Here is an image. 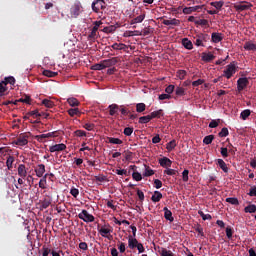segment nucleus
<instances>
[{
	"mask_svg": "<svg viewBox=\"0 0 256 256\" xmlns=\"http://www.w3.org/2000/svg\"><path fill=\"white\" fill-rule=\"evenodd\" d=\"M182 181H184V183H187V181H189V170L185 169L182 172Z\"/></svg>",
	"mask_w": 256,
	"mask_h": 256,
	"instance_id": "e2e57ef3",
	"label": "nucleus"
},
{
	"mask_svg": "<svg viewBox=\"0 0 256 256\" xmlns=\"http://www.w3.org/2000/svg\"><path fill=\"white\" fill-rule=\"evenodd\" d=\"M52 137H55V132H50V133H47V134L36 135L35 139L39 143H45V141H47V139H51Z\"/></svg>",
	"mask_w": 256,
	"mask_h": 256,
	"instance_id": "9b49d317",
	"label": "nucleus"
},
{
	"mask_svg": "<svg viewBox=\"0 0 256 256\" xmlns=\"http://www.w3.org/2000/svg\"><path fill=\"white\" fill-rule=\"evenodd\" d=\"M159 165L161 167H171V165H173V161H171V159H169L167 157H163V158L159 159Z\"/></svg>",
	"mask_w": 256,
	"mask_h": 256,
	"instance_id": "6ab92c4d",
	"label": "nucleus"
},
{
	"mask_svg": "<svg viewBox=\"0 0 256 256\" xmlns=\"http://www.w3.org/2000/svg\"><path fill=\"white\" fill-rule=\"evenodd\" d=\"M7 86L3 81L0 82V97H3L5 95V92L7 91Z\"/></svg>",
	"mask_w": 256,
	"mask_h": 256,
	"instance_id": "6e6d98bb",
	"label": "nucleus"
},
{
	"mask_svg": "<svg viewBox=\"0 0 256 256\" xmlns=\"http://www.w3.org/2000/svg\"><path fill=\"white\" fill-rule=\"evenodd\" d=\"M29 137H31V133H21L13 143L14 145L25 147L29 143Z\"/></svg>",
	"mask_w": 256,
	"mask_h": 256,
	"instance_id": "f03ea898",
	"label": "nucleus"
},
{
	"mask_svg": "<svg viewBox=\"0 0 256 256\" xmlns=\"http://www.w3.org/2000/svg\"><path fill=\"white\" fill-rule=\"evenodd\" d=\"M226 203H230V205H239V199H237V198H226Z\"/></svg>",
	"mask_w": 256,
	"mask_h": 256,
	"instance_id": "0e129e2a",
	"label": "nucleus"
},
{
	"mask_svg": "<svg viewBox=\"0 0 256 256\" xmlns=\"http://www.w3.org/2000/svg\"><path fill=\"white\" fill-rule=\"evenodd\" d=\"M98 233H100L102 237H106L107 239L111 240L113 236H109V234L113 233V227H111L109 224H105L101 227V229L98 230Z\"/></svg>",
	"mask_w": 256,
	"mask_h": 256,
	"instance_id": "39448f33",
	"label": "nucleus"
},
{
	"mask_svg": "<svg viewBox=\"0 0 256 256\" xmlns=\"http://www.w3.org/2000/svg\"><path fill=\"white\" fill-rule=\"evenodd\" d=\"M105 7L106 3L104 0H96L92 3V11H94V13H99L101 9L103 10Z\"/></svg>",
	"mask_w": 256,
	"mask_h": 256,
	"instance_id": "6e6552de",
	"label": "nucleus"
},
{
	"mask_svg": "<svg viewBox=\"0 0 256 256\" xmlns=\"http://www.w3.org/2000/svg\"><path fill=\"white\" fill-rule=\"evenodd\" d=\"M220 153L224 159H227V157H229V150L225 147L220 148Z\"/></svg>",
	"mask_w": 256,
	"mask_h": 256,
	"instance_id": "680f3d73",
	"label": "nucleus"
},
{
	"mask_svg": "<svg viewBox=\"0 0 256 256\" xmlns=\"http://www.w3.org/2000/svg\"><path fill=\"white\" fill-rule=\"evenodd\" d=\"M210 5H211L212 7H215V9H217L218 11H221V9L223 8V6L225 5V2H223V1L211 2Z\"/></svg>",
	"mask_w": 256,
	"mask_h": 256,
	"instance_id": "ea45409f",
	"label": "nucleus"
},
{
	"mask_svg": "<svg viewBox=\"0 0 256 256\" xmlns=\"http://www.w3.org/2000/svg\"><path fill=\"white\" fill-rule=\"evenodd\" d=\"M249 85V79L247 77L239 78L237 80V91L238 93H241L244 89H247V86Z\"/></svg>",
	"mask_w": 256,
	"mask_h": 256,
	"instance_id": "0eeeda50",
	"label": "nucleus"
},
{
	"mask_svg": "<svg viewBox=\"0 0 256 256\" xmlns=\"http://www.w3.org/2000/svg\"><path fill=\"white\" fill-rule=\"evenodd\" d=\"M202 7H204V6L198 5V6L185 7V8H183L182 13L184 15H191V13L199 12V9H201Z\"/></svg>",
	"mask_w": 256,
	"mask_h": 256,
	"instance_id": "f8f14e48",
	"label": "nucleus"
},
{
	"mask_svg": "<svg viewBox=\"0 0 256 256\" xmlns=\"http://www.w3.org/2000/svg\"><path fill=\"white\" fill-rule=\"evenodd\" d=\"M92 71H103V69H105V67L103 66V61H101L98 64H94L91 66Z\"/></svg>",
	"mask_w": 256,
	"mask_h": 256,
	"instance_id": "37998d69",
	"label": "nucleus"
},
{
	"mask_svg": "<svg viewBox=\"0 0 256 256\" xmlns=\"http://www.w3.org/2000/svg\"><path fill=\"white\" fill-rule=\"evenodd\" d=\"M97 28H92L90 34L88 35L89 41H95L97 39Z\"/></svg>",
	"mask_w": 256,
	"mask_h": 256,
	"instance_id": "72a5a7b5",
	"label": "nucleus"
},
{
	"mask_svg": "<svg viewBox=\"0 0 256 256\" xmlns=\"http://www.w3.org/2000/svg\"><path fill=\"white\" fill-rule=\"evenodd\" d=\"M209 40V34L198 33L194 36V45L196 47H205V43Z\"/></svg>",
	"mask_w": 256,
	"mask_h": 256,
	"instance_id": "f257e3e1",
	"label": "nucleus"
},
{
	"mask_svg": "<svg viewBox=\"0 0 256 256\" xmlns=\"http://www.w3.org/2000/svg\"><path fill=\"white\" fill-rule=\"evenodd\" d=\"M116 175H125V177H129V172H127L126 169H116L115 170Z\"/></svg>",
	"mask_w": 256,
	"mask_h": 256,
	"instance_id": "052dcab7",
	"label": "nucleus"
},
{
	"mask_svg": "<svg viewBox=\"0 0 256 256\" xmlns=\"http://www.w3.org/2000/svg\"><path fill=\"white\" fill-rule=\"evenodd\" d=\"M237 73V66H235V62H232L226 66V69L223 71L222 77H226V79H231Z\"/></svg>",
	"mask_w": 256,
	"mask_h": 256,
	"instance_id": "7ed1b4c3",
	"label": "nucleus"
},
{
	"mask_svg": "<svg viewBox=\"0 0 256 256\" xmlns=\"http://www.w3.org/2000/svg\"><path fill=\"white\" fill-rule=\"evenodd\" d=\"M82 9H83V6L81 5V2L79 0H76L70 8L71 17H74L76 19L78 15H81Z\"/></svg>",
	"mask_w": 256,
	"mask_h": 256,
	"instance_id": "20e7f679",
	"label": "nucleus"
},
{
	"mask_svg": "<svg viewBox=\"0 0 256 256\" xmlns=\"http://www.w3.org/2000/svg\"><path fill=\"white\" fill-rule=\"evenodd\" d=\"M161 199H163V194L159 191H154V194L151 197V201H153V203H159Z\"/></svg>",
	"mask_w": 256,
	"mask_h": 256,
	"instance_id": "393cba45",
	"label": "nucleus"
},
{
	"mask_svg": "<svg viewBox=\"0 0 256 256\" xmlns=\"http://www.w3.org/2000/svg\"><path fill=\"white\" fill-rule=\"evenodd\" d=\"M13 163H15V157L13 156H8L6 160V167L11 170L13 169Z\"/></svg>",
	"mask_w": 256,
	"mask_h": 256,
	"instance_id": "2f4dec72",
	"label": "nucleus"
},
{
	"mask_svg": "<svg viewBox=\"0 0 256 256\" xmlns=\"http://www.w3.org/2000/svg\"><path fill=\"white\" fill-rule=\"evenodd\" d=\"M175 95H176L177 97H183V96H185V88H183V87H177V88L175 89Z\"/></svg>",
	"mask_w": 256,
	"mask_h": 256,
	"instance_id": "49530a36",
	"label": "nucleus"
},
{
	"mask_svg": "<svg viewBox=\"0 0 256 256\" xmlns=\"http://www.w3.org/2000/svg\"><path fill=\"white\" fill-rule=\"evenodd\" d=\"M42 75H44V77H57L58 73L51 70H43Z\"/></svg>",
	"mask_w": 256,
	"mask_h": 256,
	"instance_id": "c03bdc74",
	"label": "nucleus"
},
{
	"mask_svg": "<svg viewBox=\"0 0 256 256\" xmlns=\"http://www.w3.org/2000/svg\"><path fill=\"white\" fill-rule=\"evenodd\" d=\"M138 243H139V241L136 238H133V236H129V238H128L129 249H137Z\"/></svg>",
	"mask_w": 256,
	"mask_h": 256,
	"instance_id": "4be33fe9",
	"label": "nucleus"
},
{
	"mask_svg": "<svg viewBox=\"0 0 256 256\" xmlns=\"http://www.w3.org/2000/svg\"><path fill=\"white\" fill-rule=\"evenodd\" d=\"M109 115L111 117H115V115H119L120 106L118 104H111L108 106Z\"/></svg>",
	"mask_w": 256,
	"mask_h": 256,
	"instance_id": "4468645a",
	"label": "nucleus"
},
{
	"mask_svg": "<svg viewBox=\"0 0 256 256\" xmlns=\"http://www.w3.org/2000/svg\"><path fill=\"white\" fill-rule=\"evenodd\" d=\"M117 29L116 26L110 25L103 28L104 33H114V31Z\"/></svg>",
	"mask_w": 256,
	"mask_h": 256,
	"instance_id": "5fc2aeb1",
	"label": "nucleus"
},
{
	"mask_svg": "<svg viewBox=\"0 0 256 256\" xmlns=\"http://www.w3.org/2000/svg\"><path fill=\"white\" fill-rule=\"evenodd\" d=\"M65 149H67V145L61 143V144L50 146L49 151L50 153H55L59 151H65Z\"/></svg>",
	"mask_w": 256,
	"mask_h": 256,
	"instance_id": "ddd939ff",
	"label": "nucleus"
},
{
	"mask_svg": "<svg viewBox=\"0 0 256 256\" xmlns=\"http://www.w3.org/2000/svg\"><path fill=\"white\" fill-rule=\"evenodd\" d=\"M107 140H108V143H111L112 145H122L123 144V140H121L119 138L108 137Z\"/></svg>",
	"mask_w": 256,
	"mask_h": 256,
	"instance_id": "473e14b6",
	"label": "nucleus"
},
{
	"mask_svg": "<svg viewBox=\"0 0 256 256\" xmlns=\"http://www.w3.org/2000/svg\"><path fill=\"white\" fill-rule=\"evenodd\" d=\"M145 109H147V105H145V103L136 104L137 113H143V111H145Z\"/></svg>",
	"mask_w": 256,
	"mask_h": 256,
	"instance_id": "a18cd8bd",
	"label": "nucleus"
},
{
	"mask_svg": "<svg viewBox=\"0 0 256 256\" xmlns=\"http://www.w3.org/2000/svg\"><path fill=\"white\" fill-rule=\"evenodd\" d=\"M198 215L203 219V221H211L213 217H211V214H205L203 211L199 210Z\"/></svg>",
	"mask_w": 256,
	"mask_h": 256,
	"instance_id": "79ce46f5",
	"label": "nucleus"
},
{
	"mask_svg": "<svg viewBox=\"0 0 256 256\" xmlns=\"http://www.w3.org/2000/svg\"><path fill=\"white\" fill-rule=\"evenodd\" d=\"M163 211L166 221H170V223H173V221H175V218H173V212H171V210H169V208L167 207H164Z\"/></svg>",
	"mask_w": 256,
	"mask_h": 256,
	"instance_id": "2eb2a0df",
	"label": "nucleus"
},
{
	"mask_svg": "<svg viewBox=\"0 0 256 256\" xmlns=\"http://www.w3.org/2000/svg\"><path fill=\"white\" fill-rule=\"evenodd\" d=\"M145 21V14H140L136 18L130 21V25H136V23H143Z\"/></svg>",
	"mask_w": 256,
	"mask_h": 256,
	"instance_id": "cd10ccee",
	"label": "nucleus"
},
{
	"mask_svg": "<svg viewBox=\"0 0 256 256\" xmlns=\"http://www.w3.org/2000/svg\"><path fill=\"white\" fill-rule=\"evenodd\" d=\"M152 175H155V171H153L151 167L145 165V172L143 173V177H151Z\"/></svg>",
	"mask_w": 256,
	"mask_h": 256,
	"instance_id": "c9c22d12",
	"label": "nucleus"
},
{
	"mask_svg": "<svg viewBox=\"0 0 256 256\" xmlns=\"http://www.w3.org/2000/svg\"><path fill=\"white\" fill-rule=\"evenodd\" d=\"M176 147H177V141L176 140H172V141H170L166 144V149L169 152L173 151V149H175Z\"/></svg>",
	"mask_w": 256,
	"mask_h": 256,
	"instance_id": "f704fd0d",
	"label": "nucleus"
},
{
	"mask_svg": "<svg viewBox=\"0 0 256 256\" xmlns=\"http://www.w3.org/2000/svg\"><path fill=\"white\" fill-rule=\"evenodd\" d=\"M216 165H218L223 172L229 173V167H227V163H225L223 159H217Z\"/></svg>",
	"mask_w": 256,
	"mask_h": 256,
	"instance_id": "aec40b11",
	"label": "nucleus"
},
{
	"mask_svg": "<svg viewBox=\"0 0 256 256\" xmlns=\"http://www.w3.org/2000/svg\"><path fill=\"white\" fill-rule=\"evenodd\" d=\"M47 175L49 174H45L44 176H42V178L39 181V187L40 189H47V187L45 185H47Z\"/></svg>",
	"mask_w": 256,
	"mask_h": 256,
	"instance_id": "e433bc0d",
	"label": "nucleus"
},
{
	"mask_svg": "<svg viewBox=\"0 0 256 256\" xmlns=\"http://www.w3.org/2000/svg\"><path fill=\"white\" fill-rule=\"evenodd\" d=\"M49 205H51V199L45 198L41 201V208L42 209H48Z\"/></svg>",
	"mask_w": 256,
	"mask_h": 256,
	"instance_id": "603ef678",
	"label": "nucleus"
},
{
	"mask_svg": "<svg viewBox=\"0 0 256 256\" xmlns=\"http://www.w3.org/2000/svg\"><path fill=\"white\" fill-rule=\"evenodd\" d=\"M78 217L84 221V223H93V221H95V216L89 214L87 210H82V213H79Z\"/></svg>",
	"mask_w": 256,
	"mask_h": 256,
	"instance_id": "423d86ee",
	"label": "nucleus"
},
{
	"mask_svg": "<svg viewBox=\"0 0 256 256\" xmlns=\"http://www.w3.org/2000/svg\"><path fill=\"white\" fill-rule=\"evenodd\" d=\"M213 59H215V55H213V53H202V61H204L205 63H211Z\"/></svg>",
	"mask_w": 256,
	"mask_h": 256,
	"instance_id": "412c9836",
	"label": "nucleus"
},
{
	"mask_svg": "<svg viewBox=\"0 0 256 256\" xmlns=\"http://www.w3.org/2000/svg\"><path fill=\"white\" fill-rule=\"evenodd\" d=\"M2 83L7 87V85H15V77L9 76L5 77L4 80H2Z\"/></svg>",
	"mask_w": 256,
	"mask_h": 256,
	"instance_id": "c85d7f7f",
	"label": "nucleus"
},
{
	"mask_svg": "<svg viewBox=\"0 0 256 256\" xmlns=\"http://www.w3.org/2000/svg\"><path fill=\"white\" fill-rule=\"evenodd\" d=\"M132 179H134V181H142L143 176L139 172H133Z\"/></svg>",
	"mask_w": 256,
	"mask_h": 256,
	"instance_id": "13d9d810",
	"label": "nucleus"
},
{
	"mask_svg": "<svg viewBox=\"0 0 256 256\" xmlns=\"http://www.w3.org/2000/svg\"><path fill=\"white\" fill-rule=\"evenodd\" d=\"M18 175L22 179H25L27 177V167H25V164H20L18 166Z\"/></svg>",
	"mask_w": 256,
	"mask_h": 256,
	"instance_id": "f3484780",
	"label": "nucleus"
},
{
	"mask_svg": "<svg viewBox=\"0 0 256 256\" xmlns=\"http://www.w3.org/2000/svg\"><path fill=\"white\" fill-rule=\"evenodd\" d=\"M67 113L70 115V117H81L79 108H70L67 110Z\"/></svg>",
	"mask_w": 256,
	"mask_h": 256,
	"instance_id": "b1692460",
	"label": "nucleus"
},
{
	"mask_svg": "<svg viewBox=\"0 0 256 256\" xmlns=\"http://www.w3.org/2000/svg\"><path fill=\"white\" fill-rule=\"evenodd\" d=\"M70 195H72V197H74L75 199H77V197H79V189L72 187L70 189Z\"/></svg>",
	"mask_w": 256,
	"mask_h": 256,
	"instance_id": "bf43d9fd",
	"label": "nucleus"
},
{
	"mask_svg": "<svg viewBox=\"0 0 256 256\" xmlns=\"http://www.w3.org/2000/svg\"><path fill=\"white\" fill-rule=\"evenodd\" d=\"M186 75H187V71L185 70L177 71V77L180 78L181 80L185 79Z\"/></svg>",
	"mask_w": 256,
	"mask_h": 256,
	"instance_id": "338daca9",
	"label": "nucleus"
},
{
	"mask_svg": "<svg viewBox=\"0 0 256 256\" xmlns=\"http://www.w3.org/2000/svg\"><path fill=\"white\" fill-rule=\"evenodd\" d=\"M119 63V58L113 57L110 59L102 60V64L104 66V69H107L109 67H114V65Z\"/></svg>",
	"mask_w": 256,
	"mask_h": 256,
	"instance_id": "9d476101",
	"label": "nucleus"
},
{
	"mask_svg": "<svg viewBox=\"0 0 256 256\" xmlns=\"http://www.w3.org/2000/svg\"><path fill=\"white\" fill-rule=\"evenodd\" d=\"M212 43H221L223 41V34L219 32H213L211 35Z\"/></svg>",
	"mask_w": 256,
	"mask_h": 256,
	"instance_id": "a211bd4d",
	"label": "nucleus"
},
{
	"mask_svg": "<svg viewBox=\"0 0 256 256\" xmlns=\"http://www.w3.org/2000/svg\"><path fill=\"white\" fill-rule=\"evenodd\" d=\"M149 121H151V116H149V115H147V116H141V117L139 118L138 123H139L140 125H145V124L149 123Z\"/></svg>",
	"mask_w": 256,
	"mask_h": 256,
	"instance_id": "a19ab883",
	"label": "nucleus"
},
{
	"mask_svg": "<svg viewBox=\"0 0 256 256\" xmlns=\"http://www.w3.org/2000/svg\"><path fill=\"white\" fill-rule=\"evenodd\" d=\"M42 105H45L48 109H53L55 107V102L49 99L42 100Z\"/></svg>",
	"mask_w": 256,
	"mask_h": 256,
	"instance_id": "58836bf2",
	"label": "nucleus"
},
{
	"mask_svg": "<svg viewBox=\"0 0 256 256\" xmlns=\"http://www.w3.org/2000/svg\"><path fill=\"white\" fill-rule=\"evenodd\" d=\"M244 49L246 51H256V44L254 43H251V42H246L244 44Z\"/></svg>",
	"mask_w": 256,
	"mask_h": 256,
	"instance_id": "4c0bfd02",
	"label": "nucleus"
},
{
	"mask_svg": "<svg viewBox=\"0 0 256 256\" xmlns=\"http://www.w3.org/2000/svg\"><path fill=\"white\" fill-rule=\"evenodd\" d=\"M67 103L70 105V107H79V105H81L77 98H68Z\"/></svg>",
	"mask_w": 256,
	"mask_h": 256,
	"instance_id": "7c9ffc66",
	"label": "nucleus"
},
{
	"mask_svg": "<svg viewBox=\"0 0 256 256\" xmlns=\"http://www.w3.org/2000/svg\"><path fill=\"white\" fill-rule=\"evenodd\" d=\"M17 101H19L20 103H26L27 105H31V96L25 95L24 98H20Z\"/></svg>",
	"mask_w": 256,
	"mask_h": 256,
	"instance_id": "864d4df0",
	"label": "nucleus"
},
{
	"mask_svg": "<svg viewBox=\"0 0 256 256\" xmlns=\"http://www.w3.org/2000/svg\"><path fill=\"white\" fill-rule=\"evenodd\" d=\"M219 137H227L229 136V129L227 127H224L221 129V131L218 133Z\"/></svg>",
	"mask_w": 256,
	"mask_h": 256,
	"instance_id": "4d7b16f0",
	"label": "nucleus"
},
{
	"mask_svg": "<svg viewBox=\"0 0 256 256\" xmlns=\"http://www.w3.org/2000/svg\"><path fill=\"white\" fill-rule=\"evenodd\" d=\"M123 133L126 137H131L133 135V127H126Z\"/></svg>",
	"mask_w": 256,
	"mask_h": 256,
	"instance_id": "69168bd1",
	"label": "nucleus"
},
{
	"mask_svg": "<svg viewBox=\"0 0 256 256\" xmlns=\"http://www.w3.org/2000/svg\"><path fill=\"white\" fill-rule=\"evenodd\" d=\"M251 115V110L246 109L241 112L240 117L243 119V121H246V119Z\"/></svg>",
	"mask_w": 256,
	"mask_h": 256,
	"instance_id": "8fccbe9b",
	"label": "nucleus"
},
{
	"mask_svg": "<svg viewBox=\"0 0 256 256\" xmlns=\"http://www.w3.org/2000/svg\"><path fill=\"white\" fill-rule=\"evenodd\" d=\"M119 111L121 115H124V117H127V115H130L131 113V111H129L124 105H120Z\"/></svg>",
	"mask_w": 256,
	"mask_h": 256,
	"instance_id": "09e8293b",
	"label": "nucleus"
},
{
	"mask_svg": "<svg viewBox=\"0 0 256 256\" xmlns=\"http://www.w3.org/2000/svg\"><path fill=\"white\" fill-rule=\"evenodd\" d=\"M149 116L150 119H161V117H163V109L153 111Z\"/></svg>",
	"mask_w": 256,
	"mask_h": 256,
	"instance_id": "bb28decb",
	"label": "nucleus"
},
{
	"mask_svg": "<svg viewBox=\"0 0 256 256\" xmlns=\"http://www.w3.org/2000/svg\"><path fill=\"white\" fill-rule=\"evenodd\" d=\"M173 91H175V85L173 84L168 85L165 89V93H167L168 95H171Z\"/></svg>",
	"mask_w": 256,
	"mask_h": 256,
	"instance_id": "774afa93",
	"label": "nucleus"
},
{
	"mask_svg": "<svg viewBox=\"0 0 256 256\" xmlns=\"http://www.w3.org/2000/svg\"><path fill=\"white\" fill-rule=\"evenodd\" d=\"M245 213H255L256 206L255 204L248 205L244 208Z\"/></svg>",
	"mask_w": 256,
	"mask_h": 256,
	"instance_id": "3c124183",
	"label": "nucleus"
},
{
	"mask_svg": "<svg viewBox=\"0 0 256 256\" xmlns=\"http://www.w3.org/2000/svg\"><path fill=\"white\" fill-rule=\"evenodd\" d=\"M162 23L168 26L169 29H173V27H179L181 25V20L172 18L170 20H163Z\"/></svg>",
	"mask_w": 256,
	"mask_h": 256,
	"instance_id": "1a4fd4ad",
	"label": "nucleus"
},
{
	"mask_svg": "<svg viewBox=\"0 0 256 256\" xmlns=\"http://www.w3.org/2000/svg\"><path fill=\"white\" fill-rule=\"evenodd\" d=\"M213 139H215L214 135H208V136L204 137L203 143L205 145H211V143H213Z\"/></svg>",
	"mask_w": 256,
	"mask_h": 256,
	"instance_id": "de8ad7c7",
	"label": "nucleus"
},
{
	"mask_svg": "<svg viewBox=\"0 0 256 256\" xmlns=\"http://www.w3.org/2000/svg\"><path fill=\"white\" fill-rule=\"evenodd\" d=\"M182 45L185 49H188V51H191V49H193V42H191L189 38H183Z\"/></svg>",
	"mask_w": 256,
	"mask_h": 256,
	"instance_id": "a878e982",
	"label": "nucleus"
},
{
	"mask_svg": "<svg viewBox=\"0 0 256 256\" xmlns=\"http://www.w3.org/2000/svg\"><path fill=\"white\" fill-rule=\"evenodd\" d=\"M111 47L115 51H124V49H127V45H125L123 43H120V44L114 43Z\"/></svg>",
	"mask_w": 256,
	"mask_h": 256,
	"instance_id": "c756f323",
	"label": "nucleus"
},
{
	"mask_svg": "<svg viewBox=\"0 0 256 256\" xmlns=\"http://www.w3.org/2000/svg\"><path fill=\"white\" fill-rule=\"evenodd\" d=\"M34 171L36 176L43 177V175H45V164H38Z\"/></svg>",
	"mask_w": 256,
	"mask_h": 256,
	"instance_id": "dca6fc26",
	"label": "nucleus"
},
{
	"mask_svg": "<svg viewBox=\"0 0 256 256\" xmlns=\"http://www.w3.org/2000/svg\"><path fill=\"white\" fill-rule=\"evenodd\" d=\"M251 7H253V4L249 3L235 5L236 11H247V9H251Z\"/></svg>",
	"mask_w": 256,
	"mask_h": 256,
	"instance_id": "5701e85b",
	"label": "nucleus"
}]
</instances>
